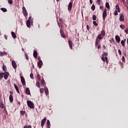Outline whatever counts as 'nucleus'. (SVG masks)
<instances>
[{
  "label": "nucleus",
  "mask_w": 128,
  "mask_h": 128,
  "mask_svg": "<svg viewBox=\"0 0 128 128\" xmlns=\"http://www.w3.org/2000/svg\"><path fill=\"white\" fill-rule=\"evenodd\" d=\"M57 24L60 28V32L62 38H66V34H64V23L62 18H60L59 22L58 20L57 21Z\"/></svg>",
  "instance_id": "1"
},
{
  "label": "nucleus",
  "mask_w": 128,
  "mask_h": 128,
  "mask_svg": "<svg viewBox=\"0 0 128 128\" xmlns=\"http://www.w3.org/2000/svg\"><path fill=\"white\" fill-rule=\"evenodd\" d=\"M27 104L30 108H34V103L32 102L30 100L27 101Z\"/></svg>",
  "instance_id": "2"
},
{
  "label": "nucleus",
  "mask_w": 128,
  "mask_h": 128,
  "mask_svg": "<svg viewBox=\"0 0 128 128\" xmlns=\"http://www.w3.org/2000/svg\"><path fill=\"white\" fill-rule=\"evenodd\" d=\"M23 14L26 18L28 16V11H26V7L23 6L22 8Z\"/></svg>",
  "instance_id": "3"
},
{
  "label": "nucleus",
  "mask_w": 128,
  "mask_h": 128,
  "mask_svg": "<svg viewBox=\"0 0 128 128\" xmlns=\"http://www.w3.org/2000/svg\"><path fill=\"white\" fill-rule=\"evenodd\" d=\"M106 12V9H104L102 13V18L104 20H106V16H108Z\"/></svg>",
  "instance_id": "4"
},
{
  "label": "nucleus",
  "mask_w": 128,
  "mask_h": 128,
  "mask_svg": "<svg viewBox=\"0 0 128 128\" xmlns=\"http://www.w3.org/2000/svg\"><path fill=\"white\" fill-rule=\"evenodd\" d=\"M108 56V52H104L102 55L101 59L104 62V56Z\"/></svg>",
  "instance_id": "5"
},
{
  "label": "nucleus",
  "mask_w": 128,
  "mask_h": 128,
  "mask_svg": "<svg viewBox=\"0 0 128 128\" xmlns=\"http://www.w3.org/2000/svg\"><path fill=\"white\" fill-rule=\"evenodd\" d=\"M72 2H70L68 4V12H70L72 10Z\"/></svg>",
  "instance_id": "6"
},
{
  "label": "nucleus",
  "mask_w": 128,
  "mask_h": 128,
  "mask_svg": "<svg viewBox=\"0 0 128 128\" xmlns=\"http://www.w3.org/2000/svg\"><path fill=\"white\" fill-rule=\"evenodd\" d=\"M46 122V118H44V119H42L41 121V126L42 128H44V124Z\"/></svg>",
  "instance_id": "7"
},
{
  "label": "nucleus",
  "mask_w": 128,
  "mask_h": 128,
  "mask_svg": "<svg viewBox=\"0 0 128 128\" xmlns=\"http://www.w3.org/2000/svg\"><path fill=\"white\" fill-rule=\"evenodd\" d=\"M20 78H21V82H22V85L26 86V80H24V76H21Z\"/></svg>",
  "instance_id": "8"
},
{
  "label": "nucleus",
  "mask_w": 128,
  "mask_h": 128,
  "mask_svg": "<svg viewBox=\"0 0 128 128\" xmlns=\"http://www.w3.org/2000/svg\"><path fill=\"white\" fill-rule=\"evenodd\" d=\"M68 46L70 50H72V42L70 40H68Z\"/></svg>",
  "instance_id": "9"
},
{
  "label": "nucleus",
  "mask_w": 128,
  "mask_h": 128,
  "mask_svg": "<svg viewBox=\"0 0 128 128\" xmlns=\"http://www.w3.org/2000/svg\"><path fill=\"white\" fill-rule=\"evenodd\" d=\"M115 40H116V42H118V44L120 42V36H115Z\"/></svg>",
  "instance_id": "10"
},
{
  "label": "nucleus",
  "mask_w": 128,
  "mask_h": 128,
  "mask_svg": "<svg viewBox=\"0 0 128 128\" xmlns=\"http://www.w3.org/2000/svg\"><path fill=\"white\" fill-rule=\"evenodd\" d=\"M12 67L14 70H16V62L14 60H12Z\"/></svg>",
  "instance_id": "11"
},
{
  "label": "nucleus",
  "mask_w": 128,
  "mask_h": 128,
  "mask_svg": "<svg viewBox=\"0 0 128 128\" xmlns=\"http://www.w3.org/2000/svg\"><path fill=\"white\" fill-rule=\"evenodd\" d=\"M120 22H124V14H120Z\"/></svg>",
  "instance_id": "12"
},
{
  "label": "nucleus",
  "mask_w": 128,
  "mask_h": 128,
  "mask_svg": "<svg viewBox=\"0 0 128 128\" xmlns=\"http://www.w3.org/2000/svg\"><path fill=\"white\" fill-rule=\"evenodd\" d=\"M8 76H10V74L8 72H5L4 73V80H6L8 78Z\"/></svg>",
  "instance_id": "13"
},
{
  "label": "nucleus",
  "mask_w": 128,
  "mask_h": 128,
  "mask_svg": "<svg viewBox=\"0 0 128 128\" xmlns=\"http://www.w3.org/2000/svg\"><path fill=\"white\" fill-rule=\"evenodd\" d=\"M33 56L34 58H38V52L36 50H34Z\"/></svg>",
  "instance_id": "14"
},
{
  "label": "nucleus",
  "mask_w": 128,
  "mask_h": 128,
  "mask_svg": "<svg viewBox=\"0 0 128 128\" xmlns=\"http://www.w3.org/2000/svg\"><path fill=\"white\" fill-rule=\"evenodd\" d=\"M37 64L39 68H41L42 66V61H39L37 62Z\"/></svg>",
  "instance_id": "15"
},
{
  "label": "nucleus",
  "mask_w": 128,
  "mask_h": 128,
  "mask_svg": "<svg viewBox=\"0 0 128 128\" xmlns=\"http://www.w3.org/2000/svg\"><path fill=\"white\" fill-rule=\"evenodd\" d=\"M26 94L28 96L30 94V88H26Z\"/></svg>",
  "instance_id": "16"
},
{
  "label": "nucleus",
  "mask_w": 128,
  "mask_h": 128,
  "mask_svg": "<svg viewBox=\"0 0 128 128\" xmlns=\"http://www.w3.org/2000/svg\"><path fill=\"white\" fill-rule=\"evenodd\" d=\"M9 100L10 102H14V96H12V94H10L9 96Z\"/></svg>",
  "instance_id": "17"
},
{
  "label": "nucleus",
  "mask_w": 128,
  "mask_h": 128,
  "mask_svg": "<svg viewBox=\"0 0 128 128\" xmlns=\"http://www.w3.org/2000/svg\"><path fill=\"white\" fill-rule=\"evenodd\" d=\"M14 86L17 92L20 94V90H18V85L16 84H14Z\"/></svg>",
  "instance_id": "18"
},
{
  "label": "nucleus",
  "mask_w": 128,
  "mask_h": 128,
  "mask_svg": "<svg viewBox=\"0 0 128 128\" xmlns=\"http://www.w3.org/2000/svg\"><path fill=\"white\" fill-rule=\"evenodd\" d=\"M44 92L46 96H48V89L46 87L44 88Z\"/></svg>",
  "instance_id": "19"
},
{
  "label": "nucleus",
  "mask_w": 128,
  "mask_h": 128,
  "mask_svg": "<svg viewBox=\"0 0 128 128\" xmlns=\"http://www.w3.org/2000/svg\"><path fill=\"white\" fill-rule=\"evenodd\" d=\"M30 22H31L30 20L26 21V24L28 28H30Z\"/></svg>",
  "instance_id": "20"
},
{
  "label": "nucleus",
  "mask_w": 128,
  "mask_h": 128,
  "mask_svg": "<svg viewBox=\"0 0 128 128\" xmlns=\"http://www.w3.org/2000/svg\"><path fill=\"white\" fill-rule=\"evenodd\" d=\"M11 34L13 38H16V33H14V32H12Z\"/></svg>",
  "instance_id": "21"
},
{
  "label": "nucleus",
  "mask_w": 128,
  "mask_h": 128,
  "mask_svg": "<svg viewBox=\"0 0 128 128\" xmlns=\"http://www.w3.org/2000/svg\"><path fill=\"white\" fill-rule=\"evenodd\" d=\"M0 106L1 108H6V106H4V105L2 101L0 102Z\"/></svg>",
  "instance_id": "22"
},
{
  "label": "nucleus",
  "mask_w": 128,
  "mask_h": 128,
  "mask_svg": "<svg viewBox=\"0 0 128 128\" xmlns=\"http://www.w3.org/2000/svg\"><path fill=\"white\" fill-rule=\"evenodd\" d=\"M46 124V126L50 128V120H47Z\"/></svg>",
  "instance_id": "23"
},
{
  "label": "nucleus",
  "mask_w": 128,
  "mask_h": 128,
  "mask_svg": "<svg viewBox=\"0 0 128 128\" xmlns=\"http://www.w3.org/2000/svg\"><path fill=\"white\" fill-rule=\"evenodd\" d=\"M126 39L124 40H122L121 41V44H122V46H124L126 44Z\"/></svg>",
  "instance_id": "24"
},
{
  "label": "nucleus",
  "mask_w": 128,
  "mask_h": 128,
  "mask_svg": "<svg viewBox=\"0 0 128 128\" xmlns=\"http://www.w3.org/2000/svg\"><path fill=\"white\" fill-rule=\"evenodd\" d=\"M100 35H101L102 36H106V32H104V30H102Z\"/></svg>",
  "instance_id": "25"
},
{
  "label": "nucleus",
  "mask_w": 128,
  "mask_h": 128,
  "mask_svg": "<svg viewBox=\"0 0 128 128\" xmlns=\"http://www.w3.org/2000/svg\"><path fill=\"white\" fill-rule=\"evenodd\" d=\"M106 8H110V4L108 3V2H106Z\"/></svg>",
  "instance_id": "26"
},
{
  "label": "nucleus",
  "mask_w": 128,
  "mask_h": 128,
  "mask_svg": "<svg viewBox=\"0 0 128 128\" xmlns=\"http://www.w3.org/2000/svg\"><path fill=\"white\" fill-rule=\"evenodd\" d=\"M1 10L3 12H8V10L6 8H0Z\"/></svg>",
  "instance_id": "27"
},
{
  "label": "nucleus",
  "mask_w": 128,
  "mask_h": 128,
  "mask_svg": "<svg viewBox=\"0 0 128 128\" xmlns=\"http://www.w3.org/2000/svg\"><path fill=\"white\" fill-rule=\"evenodd\" d=\"M45 82H44V79H42L40 81V85L44 86V84Z\"/></svg>",
  "instance_id": "28"
},
{
  "label": "nucleus",
  "mask_w": 128,
  "mask_h": 128,
  "mask_svg": "<svg viewBox=\"0 0 128 128\" xmlns=\"http://www.w3.org/2000/svg\"><path fill=\"white\" fill-rule=\"evenodd\" d=\"M4 74L2 72L0 73V80L4 78Z\"/></svg>",
  "instance_id": "29"
},
{
  "label": "nucleus",
  "mask_w": 128,
  "mask_h": 128,
  "mask_svg": "<svg viewBox=\"0 0 128 128\" xmlns=\"http://www.w3.org/2000/svg\"><path fill=\"white\" fill-rule=\"evenodd\" d=\"M2 70L4 72H6V65H3Z\"/></svg>",
  "instance_id": "30"
},
{
  "label": "nucleus",
  "mask_w": 128,
  "mask_h": 128,
  "mask_svg": "<svg viewBox=\"0 0 128 128\" xmlns=\"http://www.w3.org/2000/svg\"><path fill=\"white\" fill-rule=\"evenodd\" d=\"M102 35L100 34L97 36L96 40H102Z\"/></svg>",
  "instance_id": "31"
},
{
  "label": "nucleus",
  "mask_w": 128,
  "mask_h": 128,
  "mask_svg": "<svg viewBox=\"0 0 128 128\" xmlns=\"http://www.w3.org/2000/svg\"><path fill=\"white\" fill-rule=\"evenodd\" d=\"M36 86H38V88H40V82H36Z\"/></svg>",
  "instance_id": "32"
},
{
  "label": "nucleus",
  "mask_w": 128,
  "mask_h": 128,
  "mask_svg": "<svg viewBox=\"0 0 128 128\" xmlns=\"http://www.w3.org/2000/svg\"><path fill=\"white\" fill-rule=\"evenodd\" d=\"M92 10H96V6L93 4L91 7Z\"/></svg>",
  "instance_id": "33"
},
{
  "label": "nucleus",
  "mask_w": 128,
  "mask_h": 128,
  "mask_svg": "<svg viewBox=\"0 0 128 128\" xmlns=\"http://www.w3.org/2000/svg\"><path fill=\"white\" fill-rule=\"evenodd\" d=\"M24 128H32V126H30V125H28V126L25 125L24 126Z\"/></svg>",
  "instance_id": "34"
},
{
  "label": "nucleus",
  "mask_w": 128,
  "mask_h": 128,
  "mask_svg": "<svg viewBox=\"0 0 128 128\" xmlns=\"http://www.w3.org/2000/svg\"><path fill=\"white\" fill-rule=\"evenodd\" d=\"M93 24L94 26H98V23L96 21L93 22Z\"/></svg>",
  "instance_id": "35"
},
{
  "label": "nucleus",
  "mask_w": 128,
  "mask_h": 128,
  "mask_svg": "<svg viewBox=\"0 0 128 128\" xmlns=\"http://www.w3.org/2000/svg\"><path fill=\"white\" fill-rule=\"evenodd\" d=\"M98 42H100V40H98L96 39V46H98Z\"/></svg>",
  "instance_id": "36"
},
{
  "label": "nucleus",
  "mask_w": 128,
  "mask_h": 128,
  "mask_svg": "<svg viewBox=\"0 0 128 128\" xmlns=\"http://www.w3.org/2000/svg\"><path fill=\"white\" fill-rule=\"evenodd\" d=\"M92 20H96V15H93Z\"/></svg>",
  "instance_id": "37"
},
{
  "label": "nucleus",
  "mask_w": 128,
  "mask_h": 128,
  "mask_svg": "<svg viewBox=\"0 0 128 128\" xmlns=\"http://www.w3.org/2000/svg\"><path fill=\"white\" fill-rule=\"evenodd\" d=\"M120 28H122V30H124V28H125L124 26V24L120 25Z\"/></svg>",
  "instance_id": "38"
},
{
  "label": "nucleus",
  "mask_w": 128,
  "mask_h": 128,
  "mask_svg": "<svg viewBox=\"0 0 128 128\" xmlns=\"http://www.w3.org/2000/svg\"><path fill=\"white\" fill-rule=\"evenodd\" d=\"M37 78L38 80H40V74H38L37 75Z\"/></svg>",
  "instance_id": "39"
},
{
  "label": "nucleus",
  "mask_w": 128,
  "mask_h": 128,
  "mask_svg": "<svg viewBox=\"0 0 128 128\" xmlns=\"http://www.w3.org/2000/svg\"><path fill=\"white\" fill-rule=\"evenodd\" d=\"M104 62H106V64H108V57L107 56H105V58L104 57Z\"/></svg>",
  "instance_id": "40"
},
{
  "label": "nucleus",
  "mask_w": 128,
  "mask_h": 128,
  "mask_svg": "<svg viewBox=\"0 0 128 128\" xmlns=\"http://www.w3.org/2000/svg\"><path fill=\"white\" fill-rule=\"evenodd\" d=\"M40 94H44V88H40Z\"/></svg>",
  "instance_id": "41"
},
{
  "label": "nucleus",
  "mask_w": 128,
  "mask_h": 128,
  "mask_svg": "<svg viewBox=\"0 0 128 128\" xmlns=\"http://www.w3.org/2000/svg\"><path fill=\"white\" fill-rule=\"evenodd\" d=\"M20 114H26V112L21 110L20 111Z\"/></svg>",
  "instance_id": "42"
},
{
  "label": "nucleus",
  "mask_w": 128,
  "mask_h": 128,
  "mask_svg": "<svg viewBox=\"0 0 128 128\" xmlns=\"http://www.w3.org/2000/svg\"><path fill=\"white\" fill-rule=\"evenodd\" d=\"M8 4H12V0H8Z\"/></svg>",
  "instance_id": "43"
},
{
  "label": "nucleus",
  "mask_w": 128,
  "mask_h": 128,
  "mask_svg": "<svg viewBox=\"0 0 128 128\" xmlns=\"http://www.w3.org/2000/svg\"><path fill=\"white\" fill-rule=\"evenodd\" d=\"M4 112H6H6H8V111L6 110V108L4 107Z\"/></svg>",
  "instance_id": "44"
},
{
  "label": "nucleus",
  "mask_w": 128,
  "mask_h": 128,
  "mask_svg": "<svg viewBox=\"0 0 128 128\" xmlns=\"http://www.w3.org/2000/svg\"><path fill=\"white\" fill-rule=\"evenodd\" d=\"M122 62H123L126 61V60L124 58V56H122Z\"/></svg>",
  "instance_id": "45"
},
{
  "label": "nucleus",
  "mask_w": 128,
  "mask_h": 128,
  "mask_svg": "<svg viewBox=\"0 0 128 128\" xmlns=\"http://www.w3.org/2000/svg\"><path fill=\"white\" fill-rule=\"evenodd\" d=\"M116 10H118V8H120V5H118V4L116 5Z\"/></svg>",
  "instance_id": "46"
},
{
  "label": "nucleus",
  "mask_w": 128,
  "mask_h": 128,
  "mask_svg": "<svg viewBox=\"0 0 128 128\" xmlns=\"http://www.w3.org/2000/svg\"><path fill=\"white\" fill-rule=\"evenodd\" d=\"M0 56H4V52H0Z\"/></svg>",
  "instance_id": "47"
},
{
  "label": "nucleus",
  "mask_w": 128,
  "mask_h": 128,
  "mask_svg": "<svg viewBox=\"0 0 128 128\" xmlns=\"http://www.w3.org/2000/svg\"><path fill=\"white\" fill-rule=\"evenodd\" d=\"M118 52L120 56H122V51L120 50L119 49L118 50Z\"/></svg>",
  "instance_id": "48"
},
{
  "label": "nucleus",
  "mask_w": 128,
  "mask_h": 128,
  "mask_svg": "<svg viewBox=\"0 0 128 128\" xmlns=\"http://www.w3.org/2000/svg\"><path fill=\"white\" fill-rule=\"evenodd\" d=\"M114 16H118V10H116L114 13Z\"/></svg>",
  "instance_id": "49"
},
{
  "label": "nucleus",
  "mask_w": 128,
  "mask_h": 128,
  "mask_svg": "<svg viewBox=\"0 0 128 128\" xmlns=\"http://www.w3.org/2000/svg\"><path fill=\"white\" fill-rule=\"evenodd\" d=\"M30 78H34V74H30Z\"/></svg>",
  "instance_id": "50"
},
{
  "label": "nucleus",
  "mask_w": 128,
  "mask_h": 128,
  "mask_svg": "<svg viewBox=\"0 0 128 128\" xmlns=\"http://www.w3.org/2000/svg\"><path fill=\"white\" fill-rule=\"evenodd\" d=\"M124 32L126 34H128V28L126 29Z\"/></svg>",
  "instance_id": "51"
},
{
  "label": "nucleus",
  "mask_w": 128,
  "mask_h": 128,
  "mask_svg": "<svg viewBox=\"0 0 128 128\" xmlns=\"http://www.w3.org/2000/svg\"><path fill=\"white\" fill-rule=\"evenodd\" d=\"M25 55L26 56V59L27 60H28V54H26Z\"/></svg>",
  "instance_id": "52"
},
{
  "label": "nucleus",
  "mask_w": 128,
  "mask_h": 128,
  "mask_svg": "<svg viewBox=\"0 0 128 128\" xmlns=\"http://www.w3.org/2000/svg\"><path fill=\"white\" fill-rule=\"evenodd\" d=\"M119 64H120V66H122V64H124L122 62H120Z\"/></svg>",
  "instance_id": "53"
},
{
  "label": "nucleus",
  "mask_w": 128,
  "mask_h": 128,
  "mask_svg": "<svg viewBox=\"0 0 128 128\" xmlns=\"http://www.w3.org/2000/svg\"><path fill=\"white\" fill-rule=\"evenodd\" d=\"M28 20H29V22H32V16H30Z\"/></svg>",
  "instance_id": "54"
},
{
  "label": "nucleus",
  "mask_w": 128,
  "mask_h": 128,
  "mask_svg": "<svg viewBox=\"0 0 128 128\" xmlns=\"http://www.w3.org/2000/svg\"><path fill=\"white\" fill-rule=\"evenodd\" d=\"M86 28H87L88 30H90V26L88 25L86 26Z\"/></svg>",
  "instance_id": "55"
},
{
  "label": "nucleus",
  "mask_w": 128,
  "mask_h": 128,
  "mask_svg": "<svg viewBox=\"0 0 128 128\" xmlns=\"http://www.w3.org/2000/svg\"><path fill=\"white\" fill-rule=\"evenodd\" d=\"M38 60L39 62L42 61V60H40V56H38Z\"/></svg>",
  "instance_id": "56"
},
{
  "label": "nucleus",
  "mask_w": 128,
  "mask_h": 128,
  "mask_svg": "<svg viewBox=\"0 0 128 128\" xmlns=\"http://www.w3.org/2000/svg\"><path fill=\"white\" fill-rule=\"evenodd\" d=\"M118 12H120V8L117 9Z\"/></svg>",
  "instance_id": "57"
},
{
  "label": "nucleus",
  "mask_w": 128,
  "mask_h": 128,
  "mask_svg": "<svg viewBox=\"0 0 128 128\" xmlns=\"http://www.w3.org/2000/svg\"><path fill=\"white\" fill-rule=\"evenodd\" d=\"M4 54L5 56H6V54H8V53L6 52H4Z\"/></svg>",
  "instance_id": "58"
},
{
  "label": "nucleus",
  "mask_w": 128,
  "mask_h": 128,
  "mask_svg": "<svg viewBox=\"0 0 128 128\" xmlns=\"http://www.w3.org/2000/svg\"><path fill=\"white\" fill-rule=\"evenodd\" d=\"M100 10H104V6H100Z\"/></svg>",
  "instance_id": "59"
},
{
  "label": "nucleus",
  "mask_w": 128,
  "mask_h": 128,
  "mask_svg": "<svg viewBox=\"0 0 128 128\" xmlns=\"http://www.w3.org/2000/svg\"><path fill=\"white\" fill-rule=\"evenodd\" d=\"M101 0H97V2H98V4H100V2Z\"/></svg>",
  "instance_id": "60"
},
{
  "label": "nucleus",
  "mask_w": 128,
  "mask_h": 128,
  "mask_svg": "<svg viewBox=\"0 0 128 128\" xmlns=\"http://www.w3.org/2000/svg\"><path fill=\"white\" fill-rule=\"evenodd\" d=\"M101 46H100V45H98V50H100V48Z\"/></svg>",
  "instance_id": "61"
},
{
  "label": "nucleus",
  "mask_w": 128,
  "mask_h": 128,
  "mask_svg": "<svg viewBox=\"0 0 128 128\" xmlns=\"http://www.w3.org/2000/svg\"><path fill=\"white\" fill-rule=\"evenodd\" d=\"M90 2L91 4H92V0H90Z\"/></svg>",
  "instance_id": "62"
},
{
  "label": "nucleus",
  "mask_w": 128,
  "mask_h": 128,
  "mask_svg": "<svg viewBox=\"0 0 128 128\" xmlns=\"http://www.w3.org/2000/svg\"><path fill=\"white\" fill-rule=\"evenodd\" d=\"M4 38H6V40H8V36H4Z\"/></svg>",
  "instance_id": "63"
},
{
  "label": "nucleus",
  "mask_w": 128,
  "mask_h": 128,
  "mask_svg": "<svg viewBox=\"0 0 128 128\" xmlns=\"http://www.w3.org/2000/svg\"><path fill=\"white\" fill-rule=\"evenodd\" d=\"M127 44H128V38H127Z\"/></svg>",
  "instance_id": "64"
}]
</instances>
